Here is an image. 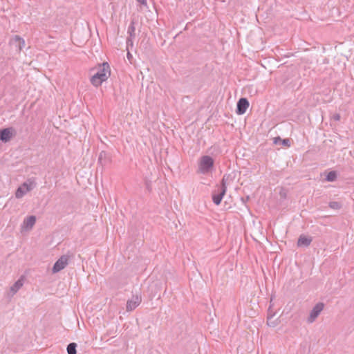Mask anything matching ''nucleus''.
Masks as SVG:
<instances>
[{"instance_id": "obj_21", "label": "nucleus", "mask_w": 354, "mask_h": 354, "mask_svg": "<svg viewBox=\"0 0 354 354\" xmlns=\"http://www.w3.org/2000/svg\"><path fill=\"white\" fill-rule=\"evenodd\" d=\"M330 206L332 207H337L338 204L337 203H333Z\"/></svg>"}, {"instance_id": "obj_6", "label": "nucleus", "mask_w": 354, "mask_h": 354, "mask_svg": "<svg viewBox=\"0 0 354 354\" xmlns=\"http://www.w3.org/2000/svg\"><path fill=\"white\" fill-rule=\"evenodd\" d=\"M249 102L246 98H241L237 102L236 113L239 115L244 114L249 107Z\"/></svg>"}, {"instance_id": "obj_17", "label": "nucleus", "mask_w": 354, "mask_h": 354, "mask_svg": "<svg viewBox=\"0 0 354 354\" xmlns=\"http://www.w3.org/2000/svg\"><path fill=\"white\" fill-rule=\"evenodd\" d=\"M272 317V316L271 317H268V324L270 326H275L276 324L274 322H270V319Z\"/></svg>"}, {"instance_id": "obj_10", "label": "nucleus", "mask_w": 354, "mask_h": 354, "mask_svg": "<svg viewBox=\"0 0 354 354\" xmlns=\"http://www.w3.org/2000/svg\"><path fill=\"white\" fill-rule=\"evenodd\" d=\"M31 189V186L24 183L19 187L15 193V196L18 198H21L26 193Z\"/></svg>"}, {"instance_id": "obj_14", "label": "nucleus", "mask_w": 354, "mask_h": 354, "mask_svg": "<svg viewBox=\"0 0 354 354\" xmlns=\"http://www.w3.org/2000/svg\"><path fill=\"white\" fill-rule=\"evenodd\" d=\"M77 346V345L76 343H75V342L70 343L67 346V348H66L68 354H77V350H76Z\"/></svg>"}, {"instance_id": "obj_5", "label": "nucleus", "mask_w": 354, "mask_h": 354, "mask_svg": "<svg viewBox=\"0 0 354 354\" xmlns=\"http://www.w3.org/2000/svg\"><path fill=\"white\" fill-rule=\"evenodd\" d=\"M10 44L14 46L18 52H21L25 46V41L19 35H15L10 39Z\"/></svg>"}, {"instance_id": "obj_15", "label": "nucleus", "mask_w": 354, "mask_h": 354, "mask_svg": "<svg viewBox=\"0 0 354 354\" xmlns=\"http://www.w3.org/2000/svg\"><path fill=\"white\" fill-rule=\"evenodd\" d=\"M336 177L337 174L335 171H330L326 176V180L330 182L334 181L336 179Z\"/></svg>"}, {"instance_id": "obj_3", "label": "nucleus", "mask_w": 354, "mask_h": 354, "mask_svg": "<svg viewBox=\"0 0 354 354\" xmlns=\"http://www.w3.org/2000/svg\"><path fill=\"white\" fill-rule=\"evenodd\" d=\"M324 304L322 302L317 303L311 310L309 317L307 319L308 323H313L318 317L320 313L323 310Z\"/></svg>"}, {"instance_id": "obj_12", "label": "nucleus", "mask_w": 354, "mask_h": 354, "mask_svg": "<svg viewBox=\"0 0 354 354\" xmlns=\"http://www.w3.org/2000/svg\"><path fill=\"white\" fill-rule=\"evenodd\" d=\"M35 223H23L21 227V232L22 234H26L30 231Z\"/></svg>"}, {"instance_id": "obj_18", "label": "nucleus", "mask_w": 354, "mask_h": 354, "mask_svg": "<svg viewBox=\"0 0 354 354\" xmlns=\"http://www.w3.org/2000/svg\"><path fill=\"white\" fill-rule=\"evenodd\" d=\"M35 220H36V217L35 216H30V217H28V221L32 222V221H35Z\"/></svg>"}, {"instance_id": "obj_13", "label": "nucleus", "mask_w": 354, "mask_h": 354, "mask_svg": "<svg viewBox=\"0 0 354 354\" xmlns=\"http://www.w3.org/2000/svg\"><path fill=\"white\" fill-rule=\"evenodd\" d=\"M225 193V187H223L222 192L218 194V195H213V201L216 205H219L221 202V200L223 198V196H224Z\"/></svg>"}, {"instance_id": "obj_4", "label": "nucleus", "mask_w": 354, "mask_h": 354, "mask_svg": "<svg viewBox=\"0 0 354 354\" xmlns=\"http://www.w3.org/2000/svg\"><path fill=\"white\" fill-rule=\"evenodd\" d=\"M68 263V257L62 255L53 265V273H57L63 270Z\"/></svg>"}, {"instance_id": "obj_11", "label": "nucleus", "mask_w": 354, "mask_h": 354, "mask_svg": "<svg viewBox=\"0 0 354 354\" xmlns=\"http://www.w3.org/2000/svg\"><path fill=\"white\" fill-rule=\"evenodd\" d=\"M25 280L24 275L21 276L20 278L10 287V292L12 295H15L22 286Z\"/></svg>"}, {"instance_id": "obj_8", "label": "nucleus", "mask_w": 354, "mask_h": 354, "mask_svg": "<svg viewBox=\"0 0 354 354\" xmlns=\"http://www.w3.org/2000/svg\"><path fill=\"white\" fill-rule=\"evenodd\" d=\"M312 241V237L306 236L305 234H301L297 240V246L308 247L310 245Z\"/></svg>"}, {"instance_id": "obj_1", "label": "nucleus", "mask_w": 354, "mask_h": 354, "mask_svg": "<svg viewBox=\"0 0 354 354\" xmlns=\"http://www.w3.org/2000/svg\"><path fill=\"white\" fill-rule=\"evenodd\" d=\"M97 70V72L91 77V84L96 87L106 81L111 75L110 66L107 62L100 64Z\"/></svg>"}, {"instance_id": "obj_9", "label": "nucleus", "mask_w": 354, "mask_h": 354, "mask_svg": "<svg viewBox=\"0 0 354 354\" xmlns=\"http://www.w3.org/2000/svg\"><path fill=\"white\" fill-rule=\"evenodd\" d=\"M13 136V130L12 129H4L0 131V140L8 142Z\"/></svg>"}, {"instance_id": "obj_19", "label": "nucleus", "mask_w": 354, "mask_h": 354, "mask_svg": "<svg viewBox=\"0 0 354 354\" xmlns=\"http://www.w3.org/2000/svg\"><path fill=\"white\" fill-rule=\"evenodd\" d=\"M281 141V139L280 138H274V143L278 144Z\"/></svg>"}, {"instance_id": "obj_7", "label": "nucleus", "mask_w": 354, "mask_h": 354, "mask_svg": "<svg viewBox=\"0 0 354 354\" xmlns=\"http://www.w3.org/2000/svg\"><path fill=\"white\" fill-rule=\"evenodd\" d=\"M141 302V298L138 296L133 297L132 299L128 300L127 302V310L132 311L134 310Z\"/></svg>"}, {"instance_id": "obj_20", "label": "nucleus", "mask_w": 354, "mask_h": 354, "mask_svg": "<svg viewBox=\"0 0 354 354\" xmlns=\"http://www.w3.org/2000/svg\"><path fill=\"white\" fill-rule=\"evenodd\" d=\"M137 1L142 4H146V3H147V0H137Z\"/></svg>"}, {"instance_id": "obj_16", "label": "nucleus", "mask_w": 354, "mask_h": 354, "mask_svg": "<svg viewBox=\"0 0 354 354\" xmlns=\"http://www.w3.org/2000/svg\"><path fill=\"white\" fill-rule=\"evenodd\" d=\"M280 143H281L282 145H286L287 147H290V140L288 139L281 140Z\"/></svg>"}, {"instance_id": "obj_2", "label": "nucleus", "mask_w": 354, "mask_h": 354, "mask_svg": "<svg viewBox=\"0 0 354 354\" xmlns=\"http://www.w3.org/2000/svg\"><path fill=\"white\" fill-rule=\"evenodd\" d=\"M214 160L209 156H203L198 161L197 172L202 174H206L211 172L214 168Z\"/></svg>"}]
</instances>
